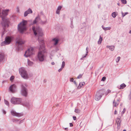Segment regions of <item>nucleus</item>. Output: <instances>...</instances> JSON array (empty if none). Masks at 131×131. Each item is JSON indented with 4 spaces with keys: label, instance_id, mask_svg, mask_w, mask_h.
<instances>
[{
    "label": "nucleus",
    "instance_id": "f257e3e1",
    "mask_svg": "<svg viewBox=\"0 0 131 131\" xmlns=\"http://www.w3.org/2000/svg\"><path fill=\"white\" fill-rule=\"evenodd\" d=\"M32 29L35 36L38 37V40L40 43L41 44L39 48V51L37 55V60L40 62L43 61L46 58L45 53L47 50L44 45V40L41 38L43 35L42 29L38 26H33Z\"/></svg>",
    "mask_w": 131,
    "mask_h": 131
},
{
    "label": "nucleus",
    "instance_id": "f03ea898",
    "mask_svg": "<svg viewBox=\"0 0 131 131\" xmlns=\"http://www.w3.org/2000/svg\"><path fill=\"white\" fill-rule=\"evenodd\" d=\"M27 21L25 20H23L18 25V31L21 33H23L27 30L26 25Z\"/></svg>",
    "mask_w": 131,
    "mask_h": 131
},
{
    "label": "nucleus",
    "instance_id": "7ed1b4c3",
    "mask_svg": "<svg viewBox=\"0 0 131 131\" xmlns=\"http://www.w3.org/2000/svg\"><path fill=\"white\" fill-rule=\"evenodd\" d=\"M19 73L21 77L25 79H27L29 76L25 69L24 67H21L19 69Z\"/></svg>",
    "mask_w": 131,
    "mask_h": 131
},
{
    "label": "nucleus",
    "instance_id": "20e7f679",
    "mask_svg": "<svg viewBox=\"0 0 131 131\" xmlns=\"http://www.w3.org/2000/svg\"><path fill=\"white\" fill-rule=\"evenodd\" d=\"M34 49L33 47H30L26 51L24 56L26 58L30 57L34 54Z\"/></svg>",
    "mask_w": 131,
    "mask_h": 131
},
{
    "label": "nucleus",
    "instance_id": "39448f33",
    "mask_svg": "<svg viewBox=\"0 0 131 131\" xmlns=\"http://www.w3.org/2000/svg\"><path fill=\"white\" fill-rule=\"evenodd\" d=\"M11 102L12 103L14 104H18L21 103L22 100L19 98H16L13 97L11 99Z\"/></svg>",
    "mask_w": 131,
    "mask_h": 131
},
{
    "label": "nucleus",
    "instance_id": "423d86ee",
    "mask_svg": "<svg viewBox=\"0 0 131 131\" xmlns=\"http://www.w3.org/2000/svg\"><path fill=\"white\" fill-rule=\"evenodd\" d=\"M12 40V37H6L5 41L1 43V46H4L6 45L9 44Z\"/></svg>",
    "mask_w": 131,
    "mask_h": 131
},
{
    "label": "nucleus",
    "instance_id": "0eeeda50",
    "mask_svg": "<svg viewBox=\"0 0 131 131\" xmlns=\"http://www.w3.org/2000/svg\"><path fill=\"white\" fill-rule=\"evenodd\" d=\"M21 87L22 88L21 91V94L25 96H26L27 94V89L25 87L24 85L22 84L21 85Z\"/></svg>",
    "mask_w": 131,
    "mask_h": 131
},
{
    "label": "nucleus",
    "instance_id": "6e6552de",
    "mask_svg": "<svg viewBox=\"0 0 131 131\" xmlns=\"http://www.w3.org/2000/svg\"><path fill=\"white\" fill-rule=\"evenodd\" d=\"M2 26L5 27H8L9 23V19L6 17H2Z\"/></svg>",
    "mask_w": 131,
    "mask_h": 131
},
{
    "label": "nucleus",
    "instance_id": "1a4fd4ad",
    "mask_svg": "<svg viewBox=\"0 0 131 131\" xmlns=\"http://www.w3.org/2000/svg\"><path fill=\"white\" fill-rule=\"evenodd\" d=\"M101 91L97 92L95 97V99L96 101H99L101 98L103 94L102 93Z\"/></svg>",
    "mask_w": 131,
    "mask_h": 131
},
{
    "label": "nucleus",
    "instance_id": "9d476101",
    "mask_svg": "<svg viewBox=\"0 0 131 131\" xmlns=\"http://www.w3.org/2000/svg\"><path fill=\"white\" fill-rule=\"evenodd\" d=\"M11 114L14 116L19 117L23 116V114L22 113H17L15 111L13 110H12L11 111Z\"/></svg>",
    "mask_w": 131,
    "mask_h": 131
},
{
    "label": "nucleus",
    "instance_id": "9b49d317",
    "mask_svg": "<svg viewBox=\"0 0 131 131\" xmlns=\"http://www.w3.org/2000/svg\"><path fill=\"white\" fill-rule=\"evenodd\" d=\"M9 91L12 93H14L16 91L17 87L16 85L13 84L10 86L9 88Z\"/></svg>",
    "mask_w": 131,
    "mask_h": 131
},
{
    "label": "nucleus",
    "instance_id": "f8f14e48",
    "mask_svg": "<svg viewBox=\"0 0 131 131\" xmlns=\"http://www.w3.org/2000/svg\"><path fill=\"white\" fill-rule=\"evenodd\" d=\"M25 41L22 40L20 38H17L16 40V44L18 45H21L25 42Z\"/></svg>",
    "mask_w": 131,
    "mask_h": 131
},
{
    "label": "nucleus",
    "instance_id": "ddd939ff",
    "mask_svg": "<svg viewBox=\"0 0 131 131\" xmlns=\"http://www.w3.org/2000/svg\"><path fill=\"white\" fill-rule=\"evenodd\" d=\"M32 11L31 8H29L25 12L24 14V16L25 17L27 16L29 14L32 13Z\"/></svg>",
    "mask_w": 131,
    "mask_h": 131
},
{
    "label": "nucleus",
    "instance_id": "4468645a",
    "mask_svg": "<svg viewBox=\"0 0 131 131\" xmlns=\"http://www.w3.org/2000/svg\"><path fill=\"white\" fill-rule=\"evenodd\" d=\"M62 6L61 5L59 6L57 8L56 13L57 14H59L60 13V11L62 8Z\"/></svg>",
    "mask_w": 131,
    "mask_h": 131
},
{
    "label": "nucleus",
    "instance_id": "2eb2a0df",
    "mask_svg": "<svg viewBox=\"0 0 131 131\" xmlns=\"http://www.w3.org/2000/svg\"><path fill=\"white\" fill-rule=\"evenodd\" d=\"M9 10L8 9L3 10L2 12L3 15L6 16L8 15Z\"/></svg>",
    "mask_w": 131,
    "mask_h": 131
},
{
    "label": "nucleus",
    "instance_id": "dca6fc26",
    "mask_svg": "<svg viewBox=\"0 0 131 131\" xmlns=\"http://www.w3.org/2000/svg\"><path fill=\"white\" fill-rule=\"evenodd\" d=\"M28 108H31L33 107L32 104L30 103L26 102L23 104Z\"/></svg>",
    "mask_w": 131,
    "mask_h": 131
},
{
    "label": "nucleus",
    "instance_id": "f3484780",
    "mask_svg": "<svg viewBox=\"0 0 131 131\" xmlns=\"http://www.w3.org/2000/svg\"><path fill=\"white\" fill-rule=\"evenodd\" d=\"M27 63L28 66H33L34 64L33 62H32L30 61L28 59H27Z\"/></svg>",
    "mask_w": 131,
    "mask_h": 131
},
{
    "label": "nucleus",
    "instance_id": "a211bd4d",
    "mask_svg": "<svg viewBox=\"0 0 131 131\" xmlns=\"http://www.w3.org/2000/svg\"><path fill=\"white\" fill-rule=\"evenodd\" d=\"M4 54L3 53L0 52V61H2L3 59Z\"/></svg>",
    "mask_w": 131,
    "mask_h": 131
},
{
    "label": "nucleus",
    "instance_id": "6ab92c4d",
    "mask_svg": "<svg viewBox=\"0 0 131 131\" xmlns=\"http://www.w3.org/2000/svg\"><path fill=\"white\" fill-rule=\"evenodd\" d=\"M106 48H109V49L111 51H113L115 47L113 46H106Z\"/></svg>",
    "mask_w": 131,
    "mask_h": 131
},
{
    "label": "nucleus",
    "instance_id": "aec40b11",
    "mask_svg": "<svg viewBox=\"0 0 131 131\" xmlns=\"http://www.w3.org/2000/svg\"><path fill=\"white\" fill-rule=\"evenodd\" d=\"M52 41L54 45H56L58 43V39L57 38H54L52 39Z\"/></svg>",
    "mask_w": 131,
    "mask_h": 131
},
{
    "label": "nucleus",
    "instance_id": "412c9836",
    "mask_svg": "<svg viewBox=\"0 0 131 131\" xmlns=\"http://www.w3.org/2000/svg\"><path fill=\"white\" fill-rule=\"evenodd\" d=\"M116 122L117 123L118 126L120 125L121 122V120L120 119L118 118L116 120Z\"/></svg>",
    "mask_w": 131,
    "mask_h": 131
},
{
    "label": "nucleus",
    "instance_id": "4be33fe9",
    "mask_svg": "<svg viewBox=\"0 0 131 131\" xmlns=\"http://www.w3.org/2000/svg\"><path fill=\"white\" fill-rule=\"evenodd\" d=\"M102 27L103 29L105 31L110 30L111 29V28L110 27H104L103 26H102Z\"/></svg>",
    "mask_w": 131,
    "mask_h": 131
},
{
    "label": "nucleus",
    "instance_id": "5701e85b",
    "mask_svg": "<svg viewBox=\"0 0 131 131\" xmlns=\"http://www.w3.org/2000/svg\"><path fill=\"white\" fill-rule=\"evenodd\" d=\"M85 84L84 82H80V83L79 86L78 87V88L79 89H80Z\"/></svg>",
    "mask_w": 131,
    "mask_h": 131
},
{
    "label": "nucleus",
    "instance_id": "b1692460",
    "mask_svg": "<svg viewBox=\"0 0 131 131\" xmlns=\"http://www.w3.org/2000/svg\"><path fill=\"white\" fill-rule=\"evenodd\" d=\"M40 19V17L38 15L36 18L35 19L34 21L33 24H36L37 21H38Z\"/></svg>",
    "mask_w": 131,
    "mask_h": 131
},
{
    "label": "nucleus",
    "instance_id": "393cba45",
    "mask_svg": "<svg viewBox=\"0 0 131 131\" xmlns=\"http://www.w3.org/2000/svg\"><path fill=\"white\" fill-rule=\"evenodd\" d=\"M103 40V38L102 37H101V36H100V38L98 40L97 43L98 44L100 45L101 44V43L102 42Z\"/></svg>",
    "mask_w": 131,
    "mask_h": 131
},
{
    "label": "nucleus",
    "instance_id": "a878e982",
    "mask_svg": "<svg viewBox=\"0 0 131 131\" xmlns=\"http://www.w3.org/2000/svg\"><path fill=\"white\" fill-rule=\"evenodd\" d=\"M126 86V85L124 83H123L120 85V88L119 89H123Z\"/></svg>",
    "mask_w": 131,
    "mask_h": 131
},
{
    "label": "nucleus",
    "instance_id": "bb28decb",
    "mask_svg": "<svg viewBox=\"0 0 131 131\" xmlns=\"http://www.w3.org/2000/svg\"><path fill=\"white\" fill-rule=\"evenodd\" d=\"M117 15V13L115 12H113L112 14V17L114 18Z\"/></svg>",
    "mask_w": 131,
    "mask_h": 131
},
{
    "label": "nucleus",
    "instance_id": "cd10ccee",
    "mask_svg": "<svg viewBox=\"0 0 131 131\" xmlns=\"http://www.w3.org/2000/svg\"><path fill=\"white\" fill-rule=\"evenodd\" d=\"M4 103L5 104H6L7 106H9V103L5 99H4Z\"/></svg>",
    "mask_w": 131,
    "mask_h": 131
},
{
    "label": "nucleus",
    "instance_id": "c85d7f7f",
    "mask_svg": "<svg viewBox=\"0 0 131 131\" xmlns=\"http://www.w3.org/2000/svg\"><path fill=\"white\" fill-rule=\"evenodd\" d=\"M88 47H87L86 49V53L85 55L84 56H83L82 58H81V59H82V58H85L86 57V56L88 55Z\"/></svg>",
    "mask_w": 131,
    "mask_h": 131
},
{
    "label": "nucleus",
    "instance_id": "c756f323",
    "mask_svg": "<svg viewBox=\"0 0 131 131\" xmlns=\"http://www.w3.org/2000/svg\"><path fill=\"white\" fill-rule=\"evenodd\" d=\"M119 104V103L118 102H115L114 101L113 102V106L115 107H116L117 106H118Z\"/></svg>",
    "mask_w": 131,
    "mask_h": 131
},
{
    "label": "nucleus",
    "instance_id": "7c9ffc66",
    "mask_svg": "<svg viewBox=\"0 0 131 131\" xmlns=\"http://www.w3.org/2000/svg\"><path fill=\"white\" fill-rule=\"evenodd\" d=\"M74 111L76 113H80V110L79 109L76 108L75 109Z\"/></svg>",
    "mask_w": 131,
    "mask_h": 131
},
{
    "label": "nucleus",
    "instance_id": "2f4dec72",
    "mask_svg": "<svg viewBox=\"0 0 131 131\" xmlns=\"http://www.w3.org/2000/svg\"><path fill=\"white\" fill-rule=\"evenodd\" d=\"M16 11L18 13H20V9H19V7L17 6L16 7Z\"/></svg>",
    "mask_w": 131,
    "mask_h": 131
},
{
    "label": "nucleus",
    "instance_id": "473e14b6",
    "mask_svg": "<svg viewBox=\"0 0 131 131\" xmlns=\"http://www.w3.org/2000/svg\"><path fill=\"white\" fill-rule=\"evenodd\" d=\"M122 17H123L125 16L126 15L128 14V12H126L124 13H123L122 12Z\"/></svg>",
    "mask_w": 131,
    "mask_h": 131
},
{
    "label": "nucleus",
    "instance_id": "72a5a7b5",
    "mask_svg": "<svg viewBox=\"0 0 131 131\" xmlns=\"http://www.w3.org/2000/svg\"><path fill=\"white\" fill-rule=\"evenodd\" d=\"M13 122L18 123L19 121V120L17 119H13Z\"/></svg>",
    "mask_w": 131,
    "mask_h": 131
},
{
    "label": "nucleus",
    "instance_id": "f704fd0d",
    "mask_svg": "<svg viewBox=\"0 0 131 131\" xmlns=\"http://www.w3.org/2000/svg\"><path fill=\"white\" fill-rule=\"evenodd\" d=\"M70 27L72 28H73L74 27V26L73 24V22L72 21H71Z\"/></svg>",
    "mask_w": 131,
    "mask_h": 131
},
{
    "label": "nucleus",
    "instance_id": "c9c22d12",
    "mask_svg": "<svg viewBox=\"0 0 131 131\" xmlns=\"http://www.w3.org/2000/svg\"><path fill=\"white\" fill-rule=\"evenodd\" d=\"M65 66V62L64 61H63L62 62L61 68H63Z\"/></svg>",
    "mask_w": 131,
    "mask_h": 131
},
{
    "label": "nucleus",
    "instance_id": "e433bc0d",
    "mask_svg": "<svg viewBox=\"0 0 131 131\" xmlns=\"http://www.w3.org/2000/svg\"><path fill=\"white\" fill-rule=\"evenodd\" d=\"M121 58L120 57H118L117 59L116 60V62L117 63H118L119 62V61L120 59Z\"/></svg>",
    "mask_w": 131,
    "mask_h": 131
},
{
    "label": "nucleus",
    "instance_id": "4c0bfd02",
    "mask_svg": "<svg viewBox=\"0 0 131 131\" xmlns=\"http://www.w3.org/2000/svg\"><path fill=\"white\" fill-rule=\"evenodd\" d=\"M122 3L124 4H126L127 3V1L126 0H121Z\"/></svg>",
    "mask_w": 131,
    "mask_h": 131
},
{
    "label": "nucleus",
    "instance_id": "58836bf2",
    "mask_svg": "<svg viewBox=\"0 0 131 131\" xmlns=\"http://www.w3.org/2000/svg\"><path fill=\"white\" fill-rule=\"evenodd\" d=\"M14 78V76H12L10 78V81H12Z\"/></svg>",
    "mask_w": 131,
    "mask_h": 131
},
{
    "label": "nucleus",
    "instance_id": "ea45409f",
    "mask_svg": "<svg viewBox=\"0 0 131 131\" xmlns=\"http://www.w3.org/2000/svg\"><path fill=\"white\" fill-rule=\"evenodd\" d=\"M82 74H79L77 77V78L78 79H79L81 78L82 77Z\"/></svg>",
    "mask_w": 131,
    "mask_h": 131
},
{
    "label": "nucleus",
    "instance_id": "a19ab883",
    "mask_svg": "<svg viewBox=\"0 0 131 131\" xmlns=\"http://www.w3.org/2000/svg\"><path fill=\"white\" fill-rule=\"evenodd\" d=\"M111 92V91L110 90H107V92L105 94L107 95L108 94V93H110Z\"/></svg>",
    "mask_w": 131,
    "mask_h": 131
},
{
    "label": "nucleus",
    "instance_id": "79ce46f5",
    "mask_svg": "<svg viewBox=\"0 0 131 131\" xmlns=\"http://www.w3.org/2000/svg\"><path fill=\"white\" fill-rule=\"evenodd\" d=\"M106 79V78L105 77H103L102 78L101 81H104Z\"/></svg>",
    "mask_w": 131,
    "mask_h": 131
},
{
    "label": "nucleus",
    "instance_id": "37998d69",
    "mask_svg": "<svg viewBox=\"0 0 131 131\" xmlns=\"http://www.w3.org/2000/svg\"><path fill=\"white\" fill-rule=\"evenodd\" d=\"M23 121H24L23 120H21L20 121H19L18 123L19 124H20L23 122Z\"/></svg>",
    "mask_w": 131,
    "mask_h": 131
},
{
    "label": "nucleus",
    "instance_id": "c03bdc74",
    "mask_svg": "<svg viewBox=\"0 0 131 131\" xmlns=\"http://www.w3.org/2000/svg\"><path fill=\"white\" fill-rule=\"evenodd\" d=\"M53 56V54H50L49 56V57L51 59H52V57Z\"/></svg>",
    "mask_w": 131,
    "mask_h": 131
},
{
    "label": "nucleus",
    "instance_id": "a18cd8bd",
    "mask_svg": "<svg viewBox=\"0 0 131 131\" xmlns=\"http://www.w3.org/2000/svg\"><path fill=\"white\" fill-rule=\"evenodd\" d=\"M2 111L3 114H5L6 113V112L4 110H2Z\"/></svg>",
    "mask_w": 131,
    "mask_h": 131
},
{
    "label": "nucleus",
    "instance_id": "49530a36",
    "mask_svg": "<svg viewBox=\"0 0 131 131\" xmlns=\"http://www.w3.org/2000/svg\"><path fill=\"white\" fill-rule=\"evenodd\" d=\"M74 80V79L73 78H71L70 79V81L71 82H73Z\"/></svg>",
    "mask_w": 131,
    "mask_h": 131
},
{
    "label": "nucleus",
    "instance_id": "de8ad7c7",
    "mask_svg": "<svg viewBox=\"0 0 131 131\" xmlns=\"http://www.w3.org/2000/svg\"><path fill=\"white\" fill-rule=\"evenodd\" d=\"M63 69V68L61 67V68L58 70V72H60Z\"/></svg>",
    "mask_w": 131,
    "mask_h": 131
},
{
    "label": "nucleus",
    "instance_id": "09e8293b",
    "mask_svg": "<svg viewBox=\"0 0 131 131\" xmlns=\"http://www.w3.org/2000/svg\"><path fill=\"white\" fill-rule=\"evenodd\" d=\"M125 108H124L123 111L122 112V114H124L125 113Z\"/></svg>",
    "mask_w": 131,
    "mask_h": 131
},
{
    "label": "nucleus",
    "instance_id": "8fccbe9b",
    "mask_svg": "<svg viewBox=\"0 0 131 131\" xmlns=\"http://www.w3.org/2000/svg\"><path fill=\"white\" fill-rule=\"evenodd\" d=\"M73 119L74 120H75L76 119V117L75 116H73Z\"/></svg>",
    "mask_w": 131,
    "mask_h": 131
},
{
    "label": "nucleus",
    "instance_id": "3c124183",
    "mask_svg": "<svg viewBox=\"0 0 131 131\" xmlns=\"http://www.w3.org/2000/svg\"><path fill=\"white\" fill-rule=\"evenodd\" d=\"M70 127H72L73 126V124L72 123H70Z\"/></svg>",
    "mask_w": 131,
    "mask_h": 131
},
{
    "label": "nucleus",
    "instance_id": "603ef678",
    "mask_svg": "<svg viewBox=\"0 0 131 131\" xmlns=\"http://www.w3.org/2000/svg\"><path fill=\"white\" fill-rule=\"evenodd\" d=\"M74 83L76 85H77V84L76 82L75 81H73Z\"/></svg>",
    "mask_w": 131,
    "mask_h": 131
},
{
    "label": "nucleus",
    "instance_id": "864d4df0",
    "mask_svg": "<svg viewBox=\"0 0 131 131\" xmlns=\"http://www.w3.org/2000/svg\"><path fill=\"white\" fill-rule=\"evenodd\" d=\"M51 64L52 65H54L55 64V63H54V62H52L51 63Z\"/></svg>",
    "mask_w": 131,
    "mask_h": 131
},
{
    "label": "nucleus",
    "instance_id": "5fc2aeb1",
    "mask_svg": "<svg viewBox=\"0 0 131 131\" xmlns=\"http://www.w3.org/2000/svg\"><path fill=\"white\" fill-rule=\"evenodd\" d=\"M7 82V81H3V82H2V83H5V82Z\"/></svg>",
    "mask_w": 131,
    "mask_h": 131
},
{
    "label": "nucleus",
    "instance_id": "6e6d98bb",
    "mask_svg": "<svg viewBox=\"0 0 131 131\" xmlns=\"http://www.w3.org/2000/svg\"><path fill=\"white\" fill-rule=\"evenodd\" d=\"M114 114H117V111L116 110H115L114 113Z\"/></svg>",
    "mask_w": 131,
    "mask_h": 131
},
{
    "label": "nucleus",
    "instance_id": "4d7b16f0",
    "mask_svg": "<svg viewBox=\"0 0 131 131\" xmlns=\"http://www.w3.org/2000/svg\"><path fill=\"white\" fill-rule=\"evenodd\" d=\"M64 129L65 130H68V128H65Z\"/></svg>",
    "mask_w": 131,
    "mask_h": 131
},
{
    "label": "nucleus",
    "instance_id": "13d9d810",
    "mask_svg": "<svg viewBox=\"0 0 131 131\" xmlns=\"http://www.w3.org/2000/svg\"><path fill=\"white\" fill-rule=\"evenodd\" d=\"M117 4L118 5V6H119L120 5V4H119V3H118Z\"/></svg>",
    "mask_w": 131,
    "mask_h": 131
},
{
    "label": "nucleus",
    "instance_id": "bf43d9fd",
    "mask_svg": "<svg viewBox=\"0 0 131 131\" xmlns=\"http://www.w3.org/2000/svg\"><path fill=\"white\" fill-rule=\"evenodd\" d=\"M46 23V21H45L43 23V24H45V23Z\"/></svg>",
    "mask_w": 131,
    "mask_h": 131
},
{
    "label": "nucleus",
    "instance_id": "052dcab7",
    "mask_svg": "<svg viewBox=\"0 0 131 131\" xmlns=\"http://www.w3.org/2000/svg\"><path fill=\"white\" fill-rule=\"evenodd\" d=\"M129 33H131V31H130L129 32Z\"/></svg>",
    "mask_w": 131,
    "mask_h": 131
},
{
    "label": "nucleus",
    "instance_id": "680f3d73",
    "mask_svg": "<svg viewBox=\"0 0 131 131\" xmlns=\"http://www.w3.org/2000/svg\"><path fill=\"white\" fill-rule=\"evenodd\" d=\"M123 131H126V130H124Z\"/></svg>",
    "mask_w": 131,
    "mask_h": 131
},
{
    "label": "nucleus",
    "instance_id": "e2e57ef3",
    "mask_svg": "<svg viewBox=\"0 0 131 131\" xmlns=\"http://www.w3.org/2000/svg\"><path fill=\"white\" fill-rule=\"evenodd\" d=\"M117 101H118L117 102H118V103H119V100H117Z\"/></svg>",
    "mask_w": 131,
    "mask_h": 131
}]
</instances>
